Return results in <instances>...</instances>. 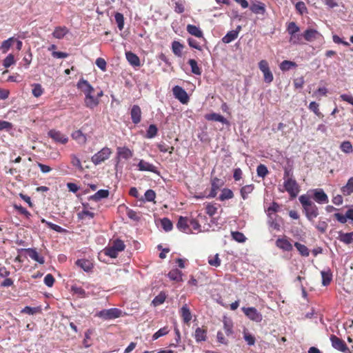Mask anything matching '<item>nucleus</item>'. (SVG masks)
I'll list each match as a JSON object with an SVG mask.
<instances>
[{
  "label": "nucleus",
  "mask_w": 353,
  "mask_h": 353,
  "mask_svg": "<svg viewBox=\"0 0 353 353\" xmlns=\"http://www.w3.org/2000/svg\"><path fill=\"white\" fill-rule=\"evenodd\" d=\"M190 228L192 227V230L196 232H201V225L199 221L195 219H190Z\"/></svg>",
  "instance_id": "63"
},
{
  "label": "nucleus",
  "mask_w": 353,
  "mask_h": 353,
  "mask_svg": "<svg viewBox=\"0 0 353 353\" xmlns=\"http://www.w3.org/2000/svg\"><path fill=\"white\" fill-rule=\"evenodd\" d=\"M188 63L191 67V72L196 75H201V70L194 59H190Z\"/></svg>",
  "instance_id": "42"
},
{
  "label": "nucleus",
  "mask_w": 353,
  "mask_h": 353,
  "mask_svg": "<svg viewBox=\"0 0 353 353\" xmlns=\"http://www.w3.org/2000/svg\"><path fill=\"white\" fill-rule=\"evenodd\" d=\"M76 264L82 268L85 272H90L92 268V263L86 259H78Z\"/></svg>",
  "instance_id": "28"
},
{
  "label": "nucleus",
  "mask_w": 353,
  "mask_h": 353,
  "mask_svg": "<svg viewBox=\"0 0 353 353\" xmlns=\"http://www.w3.org/2000/svg\"><path fill=\"white\" fill-rule=\"evenodd\" d=\"M259 68L263 74V80L266 83L273 81L274 76L271 72L269 64L266 60H261L259 62Z\"/></svg>",
  "instance_id": "6"
},
{
  "label": "nucleus",
  "mask_w": 353,
  "mask_h": 353,
  "mask_svg": "<svg viewBox=\"0 0 353 353\" xmlns=\"http://www.w3.org/2000/svg\"><path fill=\"white\" fill-rule=\"evenodd\" d=\"M339 240L345 244H351L353 243V232L350 233H341Z\"/></svg>",
  "instance_id": "35"
},
{
  "label": "nucleus",
  "mask_w": 353,
  "mask_h": 353,
  "mask_svg": "<svg viewBox=\"0 0 353 353\" xmlns=\"http://www.w3.org/2000/svg\"><path fill=\"white\" fill-rule=\"evenodd\" d=\"M321 274L322 277L323 285H328L332 279V274L331 272V270L330 269H327V270H323L321 271Z\"/></svg>",
  "instance_id": "27"
},
{
  "label": "nucleus",
  "mask_w": 353,
  "mask_h": 353,
  "mask_svg": "<svg viewBox=\"0 0 353 353\" xmlns=\"http://www.w3.org/2000/svg\"><path fill=\"white\" fill-rule=\"evenodd\" d=\"M238 37V32L234 30L229 31L223 38L224 43H230Z\"/></svg>",
  "instance_id": "29"
},
{
  "label": "nucleus",
  "mask_w": 353,
  "mask_h": 353,
  "mask_svg": "<svg viewBox=\"0 0 353 353\" xmlns=\"http://www.w3.org/2000/svg\"><path fill=\"white\" fill-rule=\"evenodd\" d=\"M254 190V185H247L241 188L240 193L242 198L245 200L247 199L249 194H250Z\"/></svg>",
  "instance_id": "39"
},
{
  "label": "nucleus",
  "mask_w": 353,
  "mask_h": 353,
  "mask_svg": "<svg viewBox=\"0 0 353 353\" xmlns=\"http://www.w3.org/2000/svg\"><path fill=\"white\" fill-rule=\"evenodd\" d=\"M172 91L174 97L177 99L180 102H181L183 104L188 103L189 97L186 91L183 88L179 85H175L173 88Z\"/></svg>",
  "instance_id": "8"
},
{
  "label": "nucleus",
  "mask_w": 353,
  "mask_h": 353,
  "mask_svg": "<svg viewBox=\"0 0 353 353\" xmlns=\"http://www.w3.org/2000/svg\"><path fill=\"white\" fill-rule=\"evenodd\" d=\"M168 275V277L172 281H180L181 280V272L177 269L170 271Z\"/></svg>",
  "instance_id": "38"
},
{
  "label": "nucleus",
  "mask_w": 353,
  "mask_h": 353,
  "mask_svg": "<svg viewBox=\"0 0 353 353\" xmlns=\"http://www.w3.org/2000/svg\"><path fill=\"white\" fill-rule=\"evenodd\" d=\"M41 222L46 223L48 226V228H50V229H52L57 232H62L65 230L61 226L56 225L54 223H52L51 222H49V221L45 220L44 219H41Z\"/></svg>",
  "instance_id": "56"
},
{
  "label": "nucleus",
  "mask_w": 353,
  "mask_h": 353,
  "mask_svg": "<svg viewBox=\"0 0 353 353\" xmlns=\"http://www.w3.org/2000/svg\"><path fill=\"white\" fill-rule=\"evenodd\" d=\"M223 185V182L221 179L216 177L214 178L211 182V190L209 194L207 196L208 198H214L220 188Z\"/></svg>",
  "instance_id": "11"
},
{
  "label": "nucleus",
  "mask_w": 353,
  "mask_h": 353,
  "mask_svg": "<svg viewBox=\"0 0 353 353\" xmlns=\"http://www.w3.org/2000/svg\"><path fill=\"white\" fill-rule=\"evenodd\" d=\"M319 104L315 101H312L309 105V109L312 111L319 117H323V114L319 111Z\"/></svg>",
  "instance_id": "55"
},
{
  "label": "nucleus",
  "mask_w": 353,
  "mask_h": 353,
  "mask_svg": "<svg viewBox=\"0 0 353 353\" xmlns=\"http://www.w3.org/2000/svg\"><path fill=\"white\" fill-rule=\"evenodd\" d=\"M303 36L305 41L312 42L318 39L321 34L316 30L308 28L303 33Z\"/></svg>",
  "instance_id": "13"
},
{
  "label": "nucleus",
  "mask_w": 353,
  "mask_h": 353,
  "mask_svg": "<svg viewBox=\"0 0 353 353\" xmlns=\"http://www.w3.org/2000/svg\"><path fill=\"white\" fill-rule=\"evenodd\" d=\"M294 246L299 252V253L303 256H308L310 254V251L308 248L305 245L300 243L296 242L294 243Z\"/></svg>",
  "instance_id": "41"
},
{
  "label": "nucleus",
  "mask_w": 353,
  "mask_h": 353,
  "mask_svg": "<svg viewBox=\"0 0 353 353\" xmlns=\"http://www.w3.org/2000/svg\"><path fill=\"white\" fill-rule=\"evenodd\" d=\"M250 10L254 14H264L265 12V4L261 2L253 3L250 6Z\"/></svg>",
  "instance_id": "26"
},
{
  "label": "nucleus",
  "mask_w": 353,
  "mask_h": 353,
  "mask_svg": "<svg viewBox=\"0 0 353 353\" xmlns=\"http://www.w3.org/2000/svg\"><path fill=\"white\" fill-rule=\"evenodd\" d=\"M295 8L296 11L300 14H303L307 12V7L303 1H299L296 3Z\"/></svg>",
  "instance_id": "61"
},
{
  "label": "nucleus",
  "mask_w": 353,
  "mask_h": 353,
  "mask_svg": "<svg viewBox=\"0 0 353 353\" xmlns=\"http://www.w3.org/2000/svg\"><path fill=\"white\" fill-rule=\"evenodd\" d=\"M77 87L79 90H81L84 93V103L87 108L93 109L98 105L99 101L92 94L94 89L87 80L81 78L77 82Z\"/></svg>",
  "instance_id": "1"
},
{
  "label": "nucleus",
  "mask_w": 353,
  "mask_h": 353,
  "mask_svg": "<svg viewBox=\"0 0 353 353\" xmlns=\"http://www.w3.org/2000/svg\"><path fill=\"white\" fill-rule=\"evenodd\" d=\"M158 132V129L154 124H151L149 125L145 137L148 139H152L157 136Z\"/></svg>",
  "instance_id": "43"
},
{
  "label": "nucleus",
  "mask_w": 353,
  "mask_h": 353,
  "mask_svg": "<svg viewBox=\"0 0 353 353\" xmlns=\"http://www.w3.org/2000/svg\"><path fill=\"white\" fill-rule=\"evenodd\" d=\"M276 245L284 251H290L292 250V245L285 238H279L276 241Z\"/></svg>",
  "instance_id": "18"
},
{
  "label": "nucleus",
  "mask_w": 353,
  "mask_h": 353,
  "mask_svg": "<svg viewBox=\"0 0 353 353\" xmlns=\"http://www.w3.org/2000/svg\"><path fill=\"white\" fill-rule=\"evenodd\" d=\"M117 156L118 161L120 159H129L133 156V152L126 147H118L117 149Z\"/></svg>",
  "instance_id": "14"
},
{
  "label": "nucleus",
  "mask_w": 353,
  "mask_h": 353,
  "mask_svg": "<svg viewBox=\"0 0 353 353\" xmlns=\"http://www.w3.org/2000/svg\"><path fill=\"white\" fill-rule=\"evenodd\" d=\"M340 148L343 152L346 154H350L353 151L352 143L348 141L342 142L340 145Z\"/></svg>",
  "instance_id": "50"
},
{
  "label": "nucleus",
  "mask_w": 353,
  "mask_h": 353,
  "mask_svg": "<svg viewBox=\"0 0 353 353\" xmlns=\"http://www.w3.org/2000/svg\"><path fill=\"white\" fill-rule=\"evenodd\" d=\"M194 338L196 342L205 341L206 340V331L201 327L195 330Z\"/></svg>",
  "instance_id": "30"
},
{
  "label": "nucleus",
  "mask_w": 353,
  "mask_h": 353,
  "mask_svg": "<svg viewBox=\"0 0 353 353\" xmlns=\"http://www.w3.org/2000/svg\"><path fill=\"white\" fill-rule=\"evenodd\" d=\"M330 341L332 343V346L342 352H347L349 351L348 347H347L345 343L342 339H339L335 335L330 336Z\"/></svg>",
  "instance_id": "9"
},
{
  "label": "nucleus",
  "mask_w": 353,
  "mask_h": 353,
  "mask_svg": "<svg viewBox=\"0 0 353 353\" xmlns=\"http://www.w3.org/2000/svg\"><path fill=\"white\" fill-rule=\"evenodd\" d=\"M104 253L106 256H108L111 258H116L118 256L119 252L116 251V250L110 245L105 248Z\"/></svg>",
  "instance_id": "64"
},
{
  "label": "nucleus",
  "mask_w": 353,
  "mask_h": 353,
  "mask_svg": "<svg viewBox=\"0 0 353 353\" xmlns=\"http://www.w3.org/2000/svg\"><path fill=\"white\" fill-rule=\"evenodd\" d=\"M287 31L290 36L293 34L299 32L300 28L296 24L295 22L292 21L288 23L287 27Z\"/></svg>",
  "instance_id": "51"
},
{
  "label": "nucleus",
  "mask_w": 353,
  "mask_h": 353,
  "mask_svg": "<svg viewBox=\"0 0 353 353\" xmlns=\"http://www.w3.org/2000/svg\"><path fill=\"white\" fill-rule=\"evenodd\" d=\"M114 19L117 24L118 28L121 30L124 26V18L121 13L117 12L114 15Z\"/></svg>",
  "instance_id": "54"
},
{
  "label": "nucleus",
  "mask_w": 353,
  "mask_h": 353,
  "mask_svg": "<svg viewBox=\"0 0 353 353\" xmlns=\"http://www.w3.org/2000/svg\"><path fill=\"white\" fill-rule=\"evenodd\" d=\"M313 199L319 203H328V197L322 189L313 190Z\"/></svg>",
  "instance_id": "15"
},
{
  "label": "nucleus",
  "mask_w": 353,
  "mask_h": 353,
  "mask_svg": "<svg viewBox=\"0 0 353 353\" xmlns=\"http://www.w3.org/2000/svg\"><path fill=\"white\" fill-rule=\"evenodd\" d=\"M187 31L189 34L195 36L196 37L202 38L203 37V34L201 30L194 25H188Z\"/></svg>",
  "instance_id": "25"
},
{
  "label": "nucleus",
  "mask_w": 353,
  "mask_h": 353,
  "mask_svg": "<svg viewBox=\"0 0 353 353\" xmlns=\"http://www.w3.org/2000/svg\"><path fill=\"white\" fill-rule=\"evenodd\" d=\"M205 119L208 121H218L223 124L228 123V120L224 117L215 112L206 114Z\"/></svg>",
  "instance_id": "20"
},
{
  "label": "nucleus",
  "mask_w": 353,
  "mask_h": 353,
  "mask_svg": "<svg viewBox=\"0 0 353 353\" xmlns=\"http://www.w3.org/2000/svg\"><path fill=\"white\" fill-rule=\"evenodd\" d=\"M166 296L164 293L161 292L152 300V303L154 306H158L163 304L165 300Z\"/></svg>",
  "instance_id": "47"
},
{
  "label": "nucleus",
  "mask_w": 353,
  "mask_h": 353,
  "mask_svg": "<svg viewBox=\"0 0 353 353\" xmlns=\"http://www.w3.org/2000/svg\"><path fill=\"white\" fill-rule=\"evenodd\" d=\"M137 167L140 171H148L155 174L159 173L157 167L152 163L145 161L144 160H140Z\"/></svg>",
  "instance_id": "16"
},
{
  "label": "nucleus",
  "mask_w": 353,
  "mask_h": 353,
  "mask_svg": "<svg viewBox=\"0 0 353 353\" xmlns=\"http://www.w3.org/2000/svg\"><path fill=\"white\" fill-rule=\"evenodd\" d=\"M72 137L79 143L83 144L86 142V137L81 130H76L74 132H72Z\"/></svg>",
  "instance_id": "34"
},
{
  "label": "nucleus",
  "mask_w": 353,
  "mask_h": 353,
  "mask_svg": "<svg viewBox=\"0 0 353 353\" xmlns=\"http://www.w3.org/2000/svg\"><path fill=\"white\" fill-rule=\"evenodd\" d=\"M299 200L303 207V212L307 219L310 221H313L319 215V209L317 206L307 194L301 195Z\"/></svg>",
  "instance_id": "2"
},
{
  "label": "nucleus",
  "mask_w": 353,
  "mask_h": 353,
  "mask_svg": "<svg viewBox=\"0 0 353 353\" xmlns=\"http://www.w3.org/2000/svg\"><path fill=\"white\" fill-rule=\"evenodd\" d=\"M234 197L233 192L228 188H223L221 190V193L219 195V199L221 201L225 200L230 199Z\"/></svg>",
  "instance_id": "32"
},
{
  "label": "nucleus",
  "mask_w": 353,
  "mask_h": 353,
  "mask_svg": "<svg viewBox=\"0 0 353 353\" xmlns=\"http://www.w3.org/2000/svg\"><path fill=\"white\" fill-rule=\"evenodd\" d=\"M285 190L292 198H295L299 192V186L293 178H288L283 183Z\"/></svg>",
  "instance_id": "4"
},
{
  "label": "nucleus",
  "mask_w": 353,
  "mask_h": 353,
  "mask_svg": "<svg viewBox=\"0 0 353 353\" xmlns=\"http://www.w3.org/2000/svg\"><path fill=\"white\" fill-rule=\"evenodd\" d=\"M296 66V63L295 62L285 60L281 63L279 68L282 71H288Z\"/></svg>",
  "instance_id": "36"
},
{
  "label": "nucleus",
  "mask_w": 353,
  "mask_h": 353,
  "mask_svg": "<svg viewBox=\"0 0 353 353\" xmlns=\"http://www.w3.org/2000/svg\"><path fill=\"white\" fill-rule=\"evenodd\" d=\"M130 116L134 124H138L141 120V110L139 105H134L130 111Z\"/></svg>",
  "instance_id": "17"
},
{
  "label": "nucleus",
  "mask_w": 353,
  "mask_h": 353,
  "mask_svg": "<svg viewBox=\"0 0 353 353\" xmlns=\"http://www.w3.org/2000/svg\"><path fill=\"white\" fill-rule=\"evenodd\" d=\"M245 315L251 321L256 323H260L263 319V316L255 307H250L242 308Z\"/></svg>",
  "instance_id": "7"
},
{
  "label": "nucleus",
  "mask_w": 353,
  "mask_h": 353,
  "mask_svg": "<svg viewBox=\"0 0 353 353\" xmlns=\"http://www.w3.org/2000/svg\"><path fill=\"white\" fill-rule=\"evenodd\" d=\"M111 153L112 151L109 148L104 147L92 157L91 161L94 165H99L102 162L109 159Z\"/></svg>",
  "instance_id": "5"
},
{
  "label": "nucleus",
  "mask_w": 353,
  "mask_h": 353,
  "mask_svg": "<svg viewBox=\"0 0 353 353\" xmlns=\"http://www.w3.org/2000/svg\"><path fill=\"white\" fill-rule=\"evenodd\" d=\"M32 93L34 97H41L43 93V88H42L41 85L39 83H34L32 84Z\"/></svg>",
  "instance_id": "46"
},
{
  "label": "nucleus",
  "mask_w": 353,
  "mask_h": 353,
  "mask_svg": "<svg viewBox=\"0 0 353 353\" xmlns=\"http://www.w3.org/2000/svg\"><path fill=\"white\" fill-rule=\"evenodd\" d=\"M48 135L56 142L65 144L68 142V138L59 131L51 130L48 132Z\"/></svg>",
  "instance_id": "12"
},
{
  "label": "nucleus",
  "mask_w": 353,
  "mask_h": 353,
  "mask_svg": "<svg viewBox=\"0 0 353 353\" xmlns=\"http://www.w3.org/2000/svg\"><path fill=\"white\" fill-rule=\"evenodd\" d=\"M15 63L14 57L12 54H9L3 60V65L7 68Z\"/></svg>",
  "instance_id": "58"
},
{
  "label": "nucleus",
  "mask_w": 353,
  "mask_h": 353,
  "mask_svg": "<svg viewBox=\"0 0 353 353\" xmlns=\"http://www.w3.org/2000/svg\"><path fill=\"white\" fill-rule=\"evenodd\" d=\"M303 38V34L299 32L290 35V42L294 45L302 44V39Z\"/></svg>",
  "instance_id": "44"
},
{
  "label": "nucleus",
  "mask_w": 353,
  "mask_h": 353,
  "mask_svg": "<svg viewBox=\"0 0 353 353\" xmlns=\"http://www.w3.org/2000/svg\"><path fill=\"white\" fill-rule=\"evenodd\" d=\"M341 191L345 195H350L353 192V177H351L346 183L341 188Z\"/></svg>",
  "instance_id": "33"
},
{
  "label": "nucleus",
  "mask_w": 353,
  "mask_h": 353,
  "mask_svg": "<svg viewBox=\"0 0 353 353\" xmlns=\"http://www.w3.org/2000/svg\"><path fill=\"white\" fill-rule=\"evenodd\" d=\"M72 291L74 294L78 295L79 297L83 298L88 296V294L81 287L72 286Z\"/></svg>",
  "instance_id": "60"
},
{
  "label": "nucleus",
  "mask_w": 353,
  "mask_h": 353,
  "mask_svg": "<svg viewBox=\"0 0 353 353\" xmlns=\"http://www.w3.org/2000/svg\"><path fill=\"white\" fill-rule=\"evenodd\" d=\"M231 235L232 239L239 243H243L246 240L245 235L242 232L238 231L232 232Z\"/></svg>",
  "instance_id": "53"
},
{
  "label": "nucleus",
  "mask_w": 353,
  "mask_h": 353,
  "mask_svg": "<svg viewBox=\"0 0 353 353\" xmlns=\"http://www.w3.org/2000/svg\"><path fill=\"white\" fill-rule=\"evenodd\" d=\"M68 32L69 30L65 26H58L55 28L52 32V36L56 39H61L68 33Z\"/></svg>",
  "instance_id": "22"
},
{
  "label": "nucleus",
  "mask_w": 353,
  "mask_h": 353,
  "mask_svg": "<svg viewBox=\"0 0 353 353\" xmlns=\"http://www.w3.org/2000/svg\"><path fill=\"white\" fill-rule=\"evenodd\" d=\"M243 339L249 345H254L255 343V337L246 330L243 331Z\"/></svg>",
  "instance_id": "59"
},
{
  "label": "nucleus",
  "mask_w": 353,
  "mask_h": 353,
  "mask_svg": "<svg viewBox=\"0 0 353 353\" xmlns=\"http://www.w3.org/2000/svg\"><path fill=\"white\" fill-rule=\"evenodd\" d=\"M110 246L112 248H113L114 250H116V251H117L119 252L123 251L125 249V245L123 241L120 240V239L114 240Z\"/></svg>",
  "instance_id": "45"
},
{
  "label": "nucleus",
  "mask_w": 353,
  "mask_h": 353,
  "mask_svg": "<svg viewBox=\"0 0 353 353\" xmlns=\"http://www.w3.org/2000/svg\"><path fill=\"white\" fill-rule=\"evenodd\" d=\"M168 332H169V330H168V327H163L159 329L157 332H156L153 334L152 339L157 340L159 337L166 335Z\"/></svg>",
  "instance_id": "62"
},
{
  "label": "nucleus",
  "mask_w": 353,
  "mask_h": 353,
  "mask_svg": "<svg viewBox=\"0 0 353 353\" xmlns=\"http://www.w3.org/2000/svg\"><path fill=\"white\" fill-rule=\"evenodd\" d=\"M183 48V46L179 41H174L172 42V50L176 56L181 57Z\"/></svg>",
  "instance_id": "31"
},
{
  "label": "nucleus",
  "mask_w": 353,
  "mask_h": 353,
  "mask_svg": "<svg viewBox=\"0 0 353 353\" xmlns=\"http://www.w3.org/2000/svg\"><path fill=\"white\" fill-rule=\"evenodd\" d=\"M125 57L129 63L134 67L140 66V59L139 57L132 52H126Z\"/></svg>",
  "instance_id": "21"
},
{
  "label": "nucleus",
  "mask_w": 353,
  "mask_h": 353,
  "mask_svg": "<svg viewBox=\"0 0 353 353\" xmlns=\"http://www.w3.org/2000/svg\"><path fill=\"white\" fill-rule=\"evenodd\" d=\"M256 173L258 176L264 178L268 173L267 167L263 164H260L257 166Z\"/></svg>",
  "instance_id": "57"
},
{
  "label": "nucleus",
  "mask_w": 353,
  "mask_h": 353,
  "mask_svg": "<svg viewBox=\"0 0 353 353\" xmlns=\"http://www.w3.org/2000/svg\"><path fill=\"white\" fill-rule=\"evenodd\" d=\"M161 225L166 232L170 231L173 227L172 221L168 218H163L161 220Z\"/></svg>",
  "instance_id": "49"
},
{
  "label": "nucleus",
  "mask_w": 353,
  "mask_h": 353,
  "mask_svg": "<svg viewBox=\"0 0 353 353\" xmlns=\"http://www.w3.org/2000/svg\"><path fill=\"white\" fill-rule=\"evenodd\" d=\"M88 205V204H83V209L78 214L79 218L84 219L85 217L88 216L89 218L92 219L94 216V214L87 209Z\"/></svg>",
  "instance_id": "48"
},
{
  "label": "nucleus",
  "mask_w": 353,
  "mask_h": 353,
  "mask_svg": "<svg viewBox=\"0 0 353 353\" xmlns=\"http://www.w3.org/2000/svg\"><path fill=\"white\" fill-rule=\"evenodd\" d=\"M208 262L211 266H214L216 268L220 266L221 259H219V254L209 256Z\"/></svg>",
  "instance_id": "40"
},
{
  "label": "nucleus",
  "mask_w": 353,
  "mask_h": 353,
  "mask_svg": "<svg viewBox=\"0 0 353 353\" xmlns=\"http://www.w3.org/2000/svg\"><path fill=\"white\" fill-rule=\"evenodd\" d=\"M223 327L227 336H230L233 334L232 323L229 319L225 318L223 320Z\"/></svg>",
  "instance_id": "37"
},
{
  "label": "nucleus",
  "mask_w": 353,
  "mask_h": 353,
  "mask_svg": "<svg viewBox=\"0 0 353 353\" xmlns=\"http://www.w3.org/2000/svg\"><path fill=\"white\" fill-rule=\"evenodd\" d=\"M109 196V191L108 190H99L94 194L89 197V200L99 201L102 199H105Z\"/></svg>",
  "instance_id": "24"
},
{
  "label": "nucleus",
  "mask_w": 353,
  "mask_h": 353,
  "mask_svg": "<svg viewBox=\"0 0 353 353\" xmlns=\"http://www.w3.org/2000/svg\"><path fill=\"white\" fill-rule=\"evenodd\" d=\"M13 41H14L13 37H10L8 39L3 41V43H1V50L3 53H6L8 52V50L12 46Z\"/></svg>",
  "instance_id": "52"
},
{
  "label": "nucleus",
  "mask_w": 353,
  "mask_h": 353,
  "mask_svg": "<svg viewBox=\"0 0 353 353\" xmlns=\"http://www.w3.org/2000/svg\"><path fill=\"white\" fill-rule=\"evenodd\" d=\"M123 312L116 307L105 309L98 312L96 316L103 320H112L122 316Z\"/></svg>",
  "instance_id": "3"
},
{
  "label": "nucleus",
  "mask_w": 353,
  "mask_h": 353,
  "mask_svg": "<svg viewBox=\"0 0 353 353\" xmlns=\"http://www.w3.org/2000/svg\"><path fill=\"white\" fill-rule=\"evenodd\" d=\"M25 251L28 253L29 257L32 260L38 262L40 264H43L45 263L44 258L40 256L35 249L28 248L25 249Z\"/></svg>",
  "instance_id": "19"
},
{
  "label": "nucleus",
  "mask_w": 353,
  "mask_h": 353,
  "mask_svg": "<svg viewBox=\"0 0 353 353\" xmlns=\"http://www.w3.org/2000/svg\"><path fill=\"white\" fill-rule=\"evenodd\" d=\"M190 219L188 217L180 216L176 227L177 228L183 232L185 233H192V229L190 228Z\"/></svg>",
  "instance_id": "10"
},
{
  "label": "nucleus",
  "mask_w": 353,
  "mask_h": 353,
  "mask_svg": "<svg viewBox=\"0 0 353 353\" xmlns=\"http://www.w3.org/2000/svg\"><path fill=\"white\" fill-rule=\"evenodd\" d=\"M180 314L181 317L183 318L184 323H189V322L192 319V314L188 306L186 304L183 305L182 307L181 308Z\"/></svg>",
  "instance_id": "23"
}]
</instances>
